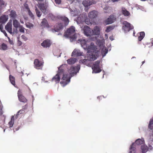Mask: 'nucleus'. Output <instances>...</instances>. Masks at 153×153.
<instances>
[{"instance_id":"nucleus-1","label":"nucleus","mask_w":153,"mask_h":153,"mask_svg":"<svg viewBox=\"0 0 153 153\" xmlns=\"http://www.w3.org/2000/svg\"><path fill=\"white\" fill-rule=\"evenodd\" d=\"M65 36L73 39H76L77 37L75 34V27L72 26L68 29L65 33Z\"/></svg>"},{"instance_id":"nucleus-2","label":"nucleus","mask_w":153,"mask_h":153,"mask_svg":"<svg viewBox=\"0 0 153 153\" xmlns=\"http://www.w3.org/2000/svg\"><path fill=\"white\" fill-rule=\"evenodd\" d=\"M63 65H62L58 68V72L57 74L52 78V81H54L56 83H58L60 80V76L64 72V69L63 68Z\"/></svg>"},{"instance_id":"nucleus-3","label":"nucleus","mask_w":153,"mask_h":153,"mask_svg":"<svg viewBox=\"0 0 153 153\" xmlns=\"http://www.w3.org/2000/svg\"><path fill=\"white\" fill-rule=\"evenodd\" d=\"M78 41L79 43L81 44V46L84 48H88L89 49L92 48V50H93L96 48V46L94 45H92V43L90 46H88L87 44V42L85 39H79Z\"/></svg>"},{"instance_id":"nucleus-4","label":"nucleus","mask_w":153,"mask_h":153,"mask_svg":"<svg viewBox=\"0 0 153 153\" xmlns=\"http://www.w3.org/2000/svg\"><path fill=\"white\" fill-rule=\"evenodd\" d=\"M123 25L122 27V29L125 33L129 32L134 28L133 26L127 21H124L123 23Z\"/></svg>"},{"instance_id":"nucleus-5","label":"nucleus","mask_w":153,"mask_h":153,"mask_svg":"<svg viewBox=\"0 0 153 153\" xmlns=\"http://www.w3.org/2000/svg\"><path fill=\"white\" fill-rule=\"evenodd\" d=\"M100 60H97L94 62L92 67L93 72L97 73L101 71V70L100 68Z\"/></svg>"},{"instance_id":"nucleus-6","label":"nucleus","mask_w":153,"mask_h":153,"mask_svg":"<svg viewBox=\"0 0 153 153\" xmlns=\"http://www.w3.org/2000/svg\"><path fill=\"white\" fill-rule=\"evenodd\" d=\"M37 6L43 13L46 14L48 13V6L47 4H37Z\"/></svg>"},{"instance_id":"nucleus-7","label":"nucleus","mask_w":153,"mask_h":153,"mask_svg":"<svg viewBox=\"0 0 153 153\" xmlns=\"http://www.w3.org/2000/svg\"><path fill=\"white\" fill-rule=\"evenodd\" d=\"M44 62L40 61L38 59H36L34 62V67L37 69H41L43 66Z\"/></svg>"},{"instance_id":"nucleus-8","label":"nucleus","mask_w":153,"mask_h":153,"mask_svg":"<svg viewBox=\"0 0 153 153\" xmlns=\"http://www.w3.org/2000/svg\"><path fill=\"white\" fill-rule=\"evenodd\" d=\"M18 97L19 101L24 103H26L27 101V99L22 95V91L19 89L17 92Z\"/></svg>"},{"instance_id":"nucleus-9","label":"nucleus","mask_w":153,"mask_h":153,"mask_svg":"<svg viewBox=\"0 0 153 153\" xmlns=\"http://www.w3.org/2000/svg\"><path fill=\"white\" fill-rule=\"evenodd\" d=\"M84 30V33L85 35L88 36H91L93 35L92 30L88 26L85 27Z\"/></svg>"},{"instance_id":"nucleus-10","label":"nucleus","mask_w":153,"mask_h":153,"mask_svg":"<svg viewBox=\"0 0 153 153\" xmlns=\"http://www.w3.org/2000/svg\"><path fill=\"white\" fill-rule=\"evenodd\" d=\"M116 20V18L114 15L110 16L105 21V23L106 25L111 24L113 23Z\"/></svg>"},{"instance_id":"nucleus-11","label":"nucleus","mask_w":153,"mask_h":153,"mask_svg":"<svg viewBox=\"0 0 153 153\" xmlns=\"http://www.w3.org/2000/svg\"><path fill=\"white\" fill-rule=\"evenodd\" d=\"M83 54V53L81 52L79 50L75 49L73 51L71 56H82Z\"/></svg>"},{"instance_id":"nucleus-12","label":"nucleus","mask_w":153,"mask_h":153,"mask_svg":"<svg viewBox=\"0 0 153 153\" xmlns=\"http://www.w3.org/2000/svg\"><path fill=\"white\" fill-rule=\"evenodd\" d=\"M51 45V41L49 39H46L43 41L41 43V45L44 48L49 47Z\"/></svg>"},{"instance_id":"nucleus-13","label":"nucleus","mask_w":153,"mask_h":153,"mask_svg":"<svg viewBox=\"0 0 153 153\" xmlns=\"http://www.w3.org/2000/svg\"><path fill=\"white\" fill-rule=\"evenodd\" d=\"M97 53L95 52V54H89L87 58L90 61H93L96 60L98 57Z\"/></svg>"},{"instance_id":"nucleus-14","label":"nucleus","mask_w":153,"mask_h":153,"mask_svg":"<svg viewBox=\"0 0 153 153\" xmlns=\"http://www.w3.org/2000/svg\"><path fill=\"white\" fill-rule=\"evenodd\" d=\"M80 69L79 67H74L72 66L70 69V73L71 74H76Z\"/></svg>"},{"instance_id":"nucleus-15","label":"nucleus","mask_w":153,"mask_h":153,"mask_svg":"<svg viewBox=\"0 0 153 153\" xmlns=\"http://www.w3.org/2000/svg\"><path fill=\"white\" fill-rule=\"evenodd\" d=\"M98 12L97 11L95 10H93L88 13V17L90 19H94L96 18L97 16Z\"/></svg>"},{"instance_id":"nucleus-16","label":"nucleus","mask_w":153,"mask_h":153,"mask_svg":"<svg viewBox=\"0 0 153 153\" xmlns=\"http://www.w3.org/2000/svg\"><path fill=\"white\" fill-rule=\"evenodd\" d=\"M5 28L11 34L12 33V25L11 23L8 22L5 26Z\"/></svg>"},{"instance_id":"nucleus-17","label":"nucleus","mask_w":153,"mask_h":153,"mask_svg":"<svg viewBox=\"0 0 153 153\" xmlns=\"http://www.w3.org/2000/svg\"><path fill=\"white\" fill-rule=\"evenodd\" d=\"M63 27V25L62 23H58L56 24L54 27V30L55 31L57 32L60 30Z\"/></svg>"},{"instance_id":"nucleus-18","label":"nucleus","mask_w":153,"mask_h":153,"mask_svg":"<svg viewBox=\"0 0 153 153\" xmlns=\"http://www.w3.org/2000/svg\"><path fill=\"white\" fill-rule=\"evenodd\" d=\"M94 3L93 0H85L83 1L82 4L85 7H88Z\"/></svg>"},{"instance_id":"nucleus-19","label":"nucleus","mask_w":153,"mask_h":153,"mask_svg":"<svg viewBox=\"0 0 153 153\" xmlns=\"http://www.w3.org/2000/svg\"><path fill=\"white\" fill-rule=\"evenodd\" d=\"M8 19L7 16H6L5 15H3L0 17V23L3 24L6 22Z\"/></svg>"},{"instance_id":"nucleus-20","label":"nucleus","mask_w":153,"mask_h":153,"mask_svg":"<svg viewBox=\"0 0 153 153\" xmlns=\"http://www.w3.org/2000/svg\"><path fill=\"white\" fill-rule=\"evenodd\" d=\"M9 14L11 18L13 19H15L17 16V15L16 12L13 10H11Z\"/></svg>"},{"instance_id":"nucleus-21","label":"nucleus","mask_w":153,"mask_h":153,"mask_svg":"<svg viewBox=\"0 0 153 153\" xmlns=\"http://www.w3.org/2000/svg\"><path fill=\"white\" fill-rule=\"evenodd\" d=\"M41 26H43L44 27H49V25L48 24V22L46 19L45 18L43 19L41 22Z\"/></svg>"},{"instance_id":"nucleus-22","label":"nucleus","mask_w":153,"mask_h":153,"mask_svg":"<svg viewBox=\"0 0 153 153\" xmlns=\"http://www.w3.org/2000/svg\"><path fill=\"white\" fill-rule=\"evenodd\" d=\"M93 35H98L100 34V28L98 26H96L94 27L93 30H92Z\"/></svg>"},{"instance_id":"nucleus-23","label":"nucleus","mask_w":153,"mask_h":153,"mask_svg":"<svg viewBox=\"0 0 153 153\" xmlns=\"http://www.w3.org/2000/svg\"><path fill=\"white\" fill-rule=\"evenodd\" d=\"M60 19L64 22L65 26L68 25L69 22V20L68 18L64 16L60 17Z\"/></svg>"},{"instance_id":"nucleus-24","label":"nucleus","mask_w":153,"mask_h":153,"mask_svg":"<svg viewBox=\"0 0 153 153\" xmlns=\"http://www.w3.org/2000/svg\"><path fill=\"white\" fill-rule=\"evenodd\" d=\"M13 25L16 29L18 28L21 25L19 22L16 19L13 20Z\"/></svg>"},{"instance_id":"nucleus-25","label":"nucleus","mask_w":153,"mask_h":153,"mask_svg":"<svg viewBox=\"0 0 153 153\" xmlns=\"http://www.w3.org/2000/svg\"><path fill=\"white\" fill-rule=\"evenodd\" d=\"M77 59L74 58H71L67 60V63L68 64L72 65L74 64L76 61Z\"/></svg>"},{"instance_id":"nucleus-26","label":"nucleus","mask_w":153,"mask_h":153,"mask_svg":"<svg viewBox=\"0 0 153 153\" xmlns=\"http://www.w3.org/2000/svg\"><path fill=\"white\" fill-rule=\"evenodd\" d=\"M135 149L134 143H133L130 147V150L129 153H135Z\"/></svg>"},{"instance_id":"nucleus-27","label":"nucleus","mask_w":153,"mask_h":153,"mask_svg":"<svg viewBox=\"0 0 153 153\" xmlns=\"http://www.w3.org/2000/svg\"><path fill=\"white\" fill-rule=\"evenodd\" d=\"M144 142V140L143 139H138L134 143V144H135L137 145H140L141 144L143 143Z\"/></svg>"},{"instance_id":"nucleus-28","label":"nucleus","mask_w":153,"mask_h":153,"mask_svg":"<svg viewBox=\"0 0 153 153\" xmlns=\"http://www.w3.org/2000/svg\"><path fill=\"white\" fill-rule=\"evenodd\" d=\"M80 63H82L84 65H87L88 66H90V64L89 63V60L87 59H82L80 61Z\"/></svg>"},{"instance_id":"nucleus-29","label":"nucleus","mask_w":153,"mask_h":153,"mask_svg":"<svg viewBox=\"0 0 153 153\" xmlns=\"http://www.w3.org/2000/svg\"><path fill=\"white\" fill-rule=\"evenodd\" d=\"M9 79L11 83L14 86H15L16 84L15 82V79L14 77L10 75L9 76Z\"/></svg>"},{"instance_id":"nucleus-30","label":"nucleus","mask_w":153,"mask_h":153,"mask_svg":"<svg viewBox=\"0 0 153 153\" xmlns=\"http://www.w3.org/2000/svg\"><path fill=\"white\" fill-rule=\"evenodd\" d=\"M141 149L143 153H146L148 150L147 146L145 145H142L141 147Z\"/></svg>"},{"instance_id":"nucleus-31","label":"nucleus","mask_w":153,"mask_h":153,"mask_svg":"<svg viewBox=\"0 0 153 153\" xmlns=\"http://www.w3.org/2000/svg\"><path fill=\"white\" fill-rule=\"evenodd\" d=\"M140 35L138 37V39L139 41H140L145 36V33L144 32H141L140 33Z\"/></svg>"},{"instance_id":"nucleus-32","label":"nucleus","mask_w":153,"mask_h":153,"mask_svg":"<svg viewBox=\"0 0 153 153\" xmlns=\"http://www.w3.org/2000/svg\"><path fill=\"white\" fill-rule=\"evenodd\" d=\"M122 12L123 14L125 16H128L130 15L129 12L125 8H122Z\"/></svg>"},{"instance_id":"nucleus-33","label":"nucleus","mask_w":153,"mask_h":153,"mask_svg":"<svg viewBox=\"0 0 153 153\" xmlns=\"http://www.w3.org/2000/svg\"><path fill=\"white\" fill-rule=\"evenodd\" d=\"M108 50L106 48H103L101 51V54L103 57L105 56L108 53Z\"/></svg>"},{"instance_id":"nucleus-34","label":"nucleus","mask_w":153,"mask_h":153,"mask_svg":"<svg viewBox=\"0 0 153 153\" xmlns=\"http://www.w3.org/2000/svg\"><path fill=\"white\" fill-rule=\"evenodd\" d=\"M70 82V80H63L60 82V84L62 86L64 87L68 84Z\"/></svg>"},{"instance_id":"nucleus-35","label":"nucleus","mask_w":153,"mask_h":153,"mask_svg":"<svg viewBox=\"0 0 153 153\" xmlns=\"http://www.w3.org/2000/svg\"><path fill=\"white\" fill-rule=\"evenodd\" d=\"M14 118L13 116L11 117V120L9 122L8 124L9 127H12L13 125L14 122Z\"/></svg>"},{"instance_id":"nucleus-36","label":"nucleus","mask_w":153,"mask_h":153,"mask_svg":"<svg viewBox=\"0 0 153 153\" xmlns=\"http://www.w3.org/2000/svg\"><path fill=\"white\" fill-rule=\"evenodd\" d=\"M63 77L62 78V79L63 80H70V78L68 76V75L67 74H64V73L63 74Z\"/></svg>"},{"instance_id":"nucleus-37","label":"nucleus","mask_w":153,"mask_h":153,"mask_svg":"<svg viewBox=\"0 0 153 153\" xmlns=\"http://www.w3.org/2000/svg\"><path fill=\"white\" fill-rule=\"evenodd\" d=\"M35 11L37 16L39 18L41 16L42 13L36 7H35Z\"/></svg>"},{"instance_id":"nucleus-38","label":"nucleus","mask_w":153,"mask_h":153,"mask_svg":"<svg viewBox=\"0 0 153 153\" xmlns=\"http://www.w3.org/2000/svg\"><path fill=\"white\" fill-rule=\"evenodd\" d=\"M148 127L151 130L153 129V119H150Z\"/></svg>"},{"instance_id":"nucleus-39","label":"nucleus","mask_w":153,"mask_h":153,"mask_svg":"<svg viewBox=\"0 0 153 153\" xmlns=\"http://www.w3.org/2000/svg\"><path fill=\"white\" fill-rule=\"evenodd\" d=\"M114 27V26H109L107 27L106 29L105 30V32L107 33H108L111 30H113Z\"/></svg>"},{"instance_id":"nucleus-40","label":"nucleus","mask_w":153,"mask_h":153,"mask_svg":"<svg viewBox=\"0 0 153 153\" xmlns=\"http://www.w3.org/2000/svg\"><path fill=\"white\" fill-rule=\"evenodd\" d=\"M7 48V45L4 43H3L1 45V48L0 49L3 50H6Z\"/></svg>"},{"instance_id":"nucleus-41","label":"nucleus","mask_w":153,"mask_h":153,"mask_svg":"<svg viewBox=\"0 0 153 153\" xmlns=\"http://www.w3.org/2000/svg\"><path fill=\"white\" fill-rule=\"evenodd\" d=\"M18 28H19V31L22 33H25V28L23 27L22 25H21Z\"/></svg>"},{"instance_id":"nucleus-42","label":"nucleus","mask_w":153,"mask_h":153,"mask_svg":"<svg viewBox=\"0 0 153 153\" xmlns=\"http://www.w3.org/2000/svg\"><path fill=\"white\" fill-rule=\"evenodd\" d=\"M26 26L27 27L31 28L33 27V25L31 23L27 22L26 24Z\"/></svg>"},{"instance_id":"nucleus-43","label":"nucleus","mask_w":153,"mask_h":153,"mask_svg":"<svg viewBox=\"0 0 153 153\" xmlns=\"http://www.w3.org/2000/svg\"><path fill=\"white\" fill-rule=\"evenodd\" d=\"M28 11L29 16L32 19H33L34 18V15H33V14L32 12L30 11V10H29V11Z\"/></svg>"},{"instance_id":"nucleus-44","label":"nucleus","mask_w":153,"mask_h":153,"mask_svg":"<svg viewBox=\"0 0 153 153\" xmlns=\"http://www.w3.org/2000/svg\"><path fill=\"white\" fill-rule=\"evenodd\" d=\"M7 38L8 39V42H9L10 43V45H14V42H13V41L12 40H11L10 39L9 37H7Z\"/></svg>"},{"instance_id":"nucleus-45","label":"nucleus","mask_w":153,"mask_h":153,"mask_svg":"<svg viewBox=\"0 0 153 153\" xmlns=\"http://www.w3.org/2000/svg\"><path fill=\"white\" fill-rule=\"evenodd\" d=\"M18 41L17 42V45L18 46H20L22 45V42L19 40V38L18 37Z\"/></svg>"},{"instance_id":"nucleus-46","label":"nucleus","mask_w":153,"mask_h":153,"mask_svg":"<svg viewBox=\"0 0 153 153\" xmlns=\"http://www.w3.org/2000/svg\"><path fill=\"white\" fill-rule=\"evenodd\" d=\"M21 37L25 41H26L27 40V38L24 35H22L21 36Z\"/></svg>"},{"instance_id":"nucleus-47","label":"nucleus","mask_w":153,"mask_h":153,"mask_svg":"<svg viewBox=\"0 0 153 153\" xmlns=\"http://www.w3.org/2000/svg\"><path fill=\"white\" fill-rule=\"evenodd\" d=\"M24 6H25V8L28 11H29V10H30L29 9L28 5L27 3H25V4H24Z\"/></svg>"},{"instance_id":"nucleus-48","label":"nucleus","mask_w":153,"mask_h":153,"mask_svg":"<svg viewBox=\"0 0 153 153\" xmlns=\"http://www.w3.org/2000/svg\"><path fill=\"white\" fill-rule=\"evenodd\" d=\"M28 107V105L27 104H26L25 105L22 107V109L26 110L27 109Z\"/></svg>"},{"instance_id":"nucleus-49","label":"nucleus","mask_w":153,"mask_h":153,"mask_svg":"<svg viewBox=\"0 0 153 153\" xmlns=\"http://www.w3.org/2000/svg\"><path fill=\"white\" fill-rule=\"evenodd\" d=\"M55 3L58 4H60L61 2V0H55Z\"/></svg>"},{"instance_id":"nucleus-50","label":"nucleus","mask_w":153,"mask_h":153,"mask_svg":"<svg viewBox=\"0 0 153 153\" xmlns=\"http://www.w3.org/2000/svg\"><path fill=\"white\" fill-rule=\"evenodd\" d=\"M1 32H2L4 34L5 36L7 37H8V36L7 34L4 30L3 31H1Z\"/></svg>"},{"instance_id":"nucleus-51","label":"nucleus","mask_w":153,"mask_h":153,"mask_svg":"<svg viewBox=\"0 0 153 153\" xmlns=\"http://www.w3.org/2000/svg\"><path fill=\"white\" fill-rule=\"evenodd\" d=\"M0 30L1 31L4 30H3V25H2V24H1L0 25Z\"/></svg>"},{"instance_id":"nucleus-52","label":"nucleus","mask_w":153,"mask_h":153,"mask_svg":"<svg viewBox=\"0 0 153 153\" xmlns=\"http://www.w3.org/2000/svg\"><path fill=\"white\" fill-rule=\"evenodd\" d=\"M23 112H24V111L22 109L18 111V113L21 114L22 113H23Z\"/></svg>"},{"instance_id":"nucleus-53","label":"nucleus","mask_w":153,"mask_h":153,"mask_svg":"<svg viewBox=\"0 0 153 153\" xmlns=\"http://www.w3.org/2000/svg\"><path fill=\"white\" fill-rule=\"evenodd\" d=\"M85 22H87V21H85ZM86 23L87 25H88L89 24V23H91L90 22H88V23H86Z\"/></svg>"},{"instance_id":"nucleus-54","label":"nucleus","mask_w":153,"mask_h":153,"mask_svg":"<svg viewBox=\"0 0 153 153\" xmlns=\"http://www.w3.org/2000/svg\"><path fill=\"white\" fill-rule=\"evenodd\" d=\"M109 38H110V39L111 40H113V39H112V37H111V36H110V37H109Z\"/></svg>"},{"instance_id":"nucleus-55","label":"nucleus","mask_w":153,"mask_h":153,"mask_svg":"<svg viewBox=\"0 0 153 153\" xmlns=\"http://www.w3.org/2000/svg\"><path fill=\"white\" fill-rule=\"evenodd\" d=\"M145 62V61H144L142 62V65Z\"/></svg>"},{"instance_id":"nucleus-56","label":"nucleus","mask_w":153,"mask_h":153,"mask_svg":"<svg viewBox=\"0 0 153 153\" xmlns=\"http://www.w3.org/2000/svg\"><path fill=\"white\" fill-rule=\"evenodd\" d=\"M133 35H134V34H135V32H134H134H133Z\"/></svg>"},{"instance_id":"nucleus-57","label":"nucleus","mask_w":153,"mask_h":153,"mask_svg":"<svg viewBox=\"0 0 153 153\" xmlns=\"http://www.w3.org/2000/svg\"><path fill=\"white\" fill-rule=\"evenodd\" d=\"M61 34V33H59V34H58V35H59V34Z\"/></svg>"},{"instance_id":"nucleus-58","label":"nucleus","mask_w":153,"mask_h":153,"mask_svg":"<svg viewBox=\"0 0 153 153\" xmlns=\"http://www.w3.org/2000/svg\"><path fill=\"white\" fill-rule=\"evenodd\" d=\"M96 52L97 53H98V51H97V52Z\"/></svg>"},{"instance_id":"nucleus-59","label":"nucleus","mask_w":153,"mask_h":153,"mask_svg":"<svg viewBox=\"0 0 153 153\" xmlns=\"http://www.w3.org/2000/svg\"><path fill=\"white\" fill-rule=\"evenodd\" d=\"M5 131V129L4 130V131Z\"/></svg>"},{"instance_id":"nucleus-60","label":"nucleus","mask_w":153,"mask_h":153,"mask_svg":"<svg viewBox=\"0 0 153 153\" xmlns=\"http://www.w3.org/2000/svg\"><path fill=\"white\" fill-rule=\"evenodd\" d=\"M20 1H22V0H20Z\"/></svg>"}]
</instances>
